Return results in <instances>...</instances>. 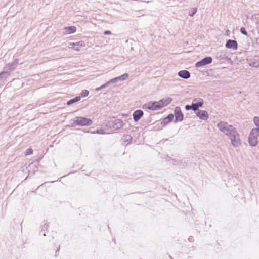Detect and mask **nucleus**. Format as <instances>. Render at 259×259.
I'll return each instance as SVG.
<instances>
[{
  "label": "nucleus",
  "instance_id": "6e6552de",
  "mask_svg": "<svg viewBox=\"0 0 259 259\" xmlns=\"http://www.w3.org/2000/svg\"><path fill=\"white\" fill-rule=\"evenodd\" d=\"M225 47L228 49H231L235 50L238 48V44L237 41L235 40L228 39L226 42Z\"/></svg>",
  "mask_w": 259,
  "mask_h": 259
},
{
  "label": "nucleus",
  "instance_id": "4468645a",
  "mask_svg": "<svg viewBox=\"0 0 259 259\" xmlns=\"http://www.w3.org/2000/svg\"><path fill=\"white\" fill-rule=\"evenodd\" d=\"M178 76L183 79H187L189 78L191 76L190 73L186 70H181L178 72Z\"/></svg>",
  "mask_w": 259,
  "mask_h": 259
},
{
  "label": "nucleus",
  "instance_id": "9d476101",
  "mask_svg": "<svg viewBox=\"0 0 259 259\" xmlns=\"http://www.w3.org/2000/svg\"><path fill=\"white\" fill-rule=\"evenodd\" d=\"M144 112L142 110H135L133 114V120L135 122L138 121L143 116Z\"/></svg>",
  "mask_w": 259,
  "mask_h": 259
},
{
  "label": "nucleus",
  "instance_id": "2f4dec72",
  "mask_svg": "<svg viewBox=\"0 0 259 259\" xmlns=\"http://www.w3.org/2000/svg\"><path fill=\"white\" fill-rule=\"evenodd\" d=\"M126 138H127L126 141L128 142V143H130L132 141V138L131 136L127 135Z\"/></svg>",
  "mask_w": 259,
  "mask_h": 259
},
{
  "label": "nucleus",
  "instance_id": "cd10ccee",
  "mask_svg": "<svg viewBox=\"0 0 259 259\" xmlns=\"http://www.w3.org/2000/svg\"><path fill=\"white\" fill-rule=\"evenodd\" d=\"M32 153V149L31 148H28L26 150L25 154L28 155Z\"/></svg>",
  "mask_w": 259,
  "mask_h": 259
},
{
  "label": "nucleus",
  "instance_id": "9b49d317",
  "mask_svg": "<svg viewBox=\"0 0 259 259\" xmlns=\"http://www.w3.org/2000/svg\"><path fill=\"white\" fill-rule=\"evenodd\" d=\"M70 47L76 51H79L81 47L85 46V43L83 41H79L76 42H70Z\"/></svg>",
  "mask_w": 259,
  "mask_h": 259
},
{
  "label": "nucleus",
  "instance_id": "c756f323",
  "mask_svg": "<svg viewBox=\"0 0 259 259\" xmlns=\"http://www.w3.org/2000/svg\"><path fill=\"white\" fill-rule=\"evenodd\" d=\"M185 108L186 110H193V107L192 105H186L185 107Z\"/></svg>",
  "mask_w": 259,
  "mask_h": 259
},
{
  "label": "nucleus",
  "instance_id": "e433bc0d",
  "mask_svg": "<svg viewBox=\"0 0 259 259\" xmlns=\"http://www.w3.org/2000/svg\"><path fill=\"white\" fill-rule=\"evenodd\" d=\"M59 251V249H57V251H56V252H57V251Z\"/></svg>",
  "mask_w": 259,
  "mask_h": 259
},
{
  "label": "nucleus",
  "instance_id": "393cba45",
  "mask_svg": "<svg viewBox=\"0 0 259 259\" xmlns=\"http://www.w3.org/2000/svg\"><path fill=\"white\" fill-rule=\"evenodd\" d=\"M89 92L87 90H83L81 93V96L82 97H85L88 96Z\"/></svg>",
  "mask_w": 259,
  "mask_h": 259
},
{
  "label": "nucleus",
  "instance_id": "c9c22d12",
  "mask_svg": "<svg viewBox=\"0 0 259 259\" xmlns=\"http://www.w3.org/2000/svg\"><path fill=\"white\" fill-rule=\"evenodd\" d=\"M42 158V157H39L38 159L35 160V161H38L39 159Z\"/></svg>",
  "mask_w": 259,
  "mask_h": 259
},
{
  "label": "nucleus",
  "instance_id": "7ed1b4c3",
  "mask_svg": "<svg viewBox=\"0 0 259 259\" xmlns=\"http://www.w3.org/2000/svg\"><path fill=\"white\" fill-rule=\"evenodd\" d=\"M124 125L123 122L119 119H115L109 122V127L114 130H118L121 128Z\"/></svg>",
  "mask_w": 259,
  "mask_h": 259
},
{
  "label": "nucleus",
  "instance_id": "20e7f679",
  "mask_svg": "<svg viewBox=\"0 0 259 259\" xmlns=\"http://www.w3.org/2000/svg\"><path fill=\"white\" fill-rule=\"evenodd\" d=\"M203 104L204 102L202 99L199 98V99H197V98H195L193 99L192 102L193 111L195 112L198 110H200L199 108L202 107Z\"/></svg>",
  "mask_w": 259,
  "mask_h": 259
},
{
  "label": "nucleus",
  "instance_id": "423d86ee",
  "mask_svg": "<svg viewBox=\"0 0 259 259\" xmlns=\"http://www.w3.org/2000/svg\"><path fill=\"white\" fill-rule=\"evenodd\" d=\"M212 59L211 57H205L195 63V66L197 68L201 67L203 66L211 63Z\"/></svg>",
  "mask_w": 259,
  "mask_h": 259
},
{
  "label": "nucleus",
  "instance_id": "1a4fd4ad",
  "mask_svg": "<svg viewBox=\"0 0 259 259\" xmlns=\"http://www.w3.org/2000/svg\"><path fill=\"white\" fill-rule=\"evenodd\" d=\"M196 115L200 119L206 120L208 119V114L206 111L200 110L195 112Z\"/></svg>",
  "mask_w": 259,
  "mask_h": 259
},
{
  "label": "nucleus",
  "instance_id": "473e14b6",
  "mask_svg": "<svg viewBox=\"0 0 259 259\" xmlns=\"http://www.w3.org/2000/svg\"><path fill=\"white\" fill-rule=\"evenodd\" d=\"M111 34V32L109 30L105 31L104 32V34L105 35H109V34Z\"/></svg>",
  "mask_w": 259,
  "mask_h": 259
},
{
  "label": "nucleus",
  "instance_id": "2eb2a0df",
  "mask_svg": "<svg viewBox=\"0 0 259 259\" xmlns=\"http://www.w3.org/2000/svg\"><path fill=\"white\" fill-rule=\"evenodd\" d=\"M172 101V98L170 97H167L166 98H163L159 101L160 103V106L161 108H162L163 107L167 106L169 104L171 101Z\"/></svg>",
  "mask_w": 259,
  "mask_h": 259
},
{
  "label": "nucleus",
  "instance_id": "72a5a7b5",
  "mask_svg": "<svg viewBox=\"0 0 259 259\" xmlns=\"http://www.w3.org/2000/svg\"><path fill=\"white\" fill-rule=\"evenodd\" d=\"M102 131H103L102 130H97L96 131V133L97 134H103V133L102 132Z\"/></svg>",
  "mask_w": 259,
  "mask_h": 259
},
{
  "label": "nucleus",
  "instance_id": "412c9836",
  "mask_svg": "<svg viewBox=\"0 0 259 259\" xmlns=\"http://www.w3.org/2000/svg\"><path fill=\"white\" fill-rule=\"evenodd\" d=\"M128 77V74L127 73H124L122 75L117 77L118 80L119 81H123L126 80Z\"/></svg>",
  "mask_w": 259,
  "mask_h": 259
},
{
  "label": "nucleus",
  "instance_id": "bb28decb",
  "mask_svg": "<svg viewBox=\"0 0 259 259\" xmlns=\"http://www.w3.org/2000/svg\"><path fill=\"white\" fill-rule=\"evenodd\" d=\"M118 81V78H117V77H114L111 79H110L109 82L110 83V84H111V83H115L116 82H117Z\"/></svg>",
  "mask_w": 259,
  "mask_h": 259
},
{
  "label": "nucleus",
  "instance_id": "f704fd0d",
  "mask_svg": "<svg viewBox=\"0 0 259 259\" xmlns=\"http://www.w3.org/2000/svg\"><path fill=\"white\" fill-rule=\"evenodd\" d=\"M103 89L102 88H101V86H100V87H98L96 89V91H100L101 90Z\"/></svg>",
  "mask_w": 259,
  "mask_h": 259
},
{
  "label": "nucleus",
  "instance_id": "5701e85b",
  "mask_svg": "<svg viewBox=\"0 0 259 259\" xmlns=\"http://www.w3.org/2000/svg\"><path fill=\"white\" fill-rule=\"evenodd\" d=\"M48 224H45L44 225H42L41 228V231H40V233H42V235L44 236H46V233L45 232V230H47V228H48Z\"/></svg>",
  "mask_w": 259,
  "mask_h": 259
},
{
  "label": "nucleus",
  "instance_id": "f3484780",
  "mask_svg": "<svg viewBox=\"0 0 259 259\" xmlns=\"http://www.w3.org/2000/svg\"><path fill=\"white\" fill-rule=\"evenodd\" d=\"M249 64L250 66L253 67H259V60L255 59H250L249 60Z\"/></svg>",
  "mask_w": 259,
  "mask_h": 259
},
{
  "label": "nucleus",
  "instance_id": "f03ea898",
  "mask_svg": "<svg viewBox=\"0 0 259 259\" xmlns=\"http://www.w3.org/2000/svg\"><path fill=\"white\" fill-rule=\"evenodd\" d=\"M72 124L78 126H89L93 123V121L89 118L86 117L76 116L71 120Z\"/></svg>",
  "mask_w": 259,
  "mask_h": 259
},
{
  "label": "nucleus",
  "instance_id": "a211bd4d",
  "mask_svg": "<svg viewBox=\"0 0 259 259\" xmlns=\"http://www.w3.org/2000/svg\"><path fill=\"white\" fill-rule=\"evenodd\" d=\"M80 99H81V97L80 96H76L75 98L71 99L69 100H68L66 104L68 106H70V105L74 104V103H76V102L80 101Z\"/></svg>",
  "mask_w": 259,
  "mask_h": 259
},
{
  "label": "nucleus",
  "instance_id": "f257e3e1",
  "mask_svg": "<svg viewBox=\"0 0 259 259\" xmlns=\"http://www.w3.org/2000/svg\"><path fill=\"white\" fill-rule=\"evenodd\" d=\"M217 126L221 132L229 138L234 147H237L240 145L239 135L232 125H228L227 122L220 121Z\"/></svg>",
  "mask_w": 259,
  "mask_h": 259
},
{
  "label": "nucleus",
  "instance_id": "f8f14e48",
  "mask_svg": "<svg viewBox=\"0 0 259 259\" xmlns=\"http://www.w3.org/2000/svg\"><path fill=\"white\" fill-rule=\"evenodd\" d=\"M258 137L251 135V134H249L248 137V142L250 146L252 147L256 146L258 144Z\"/></svg>",
  "mask_w": 259,
  "mask_h": 259
},
{
  "label": "nucleus",
  "instance_id": "c85d7f7f",
  "mask_svg": "<svg viewBox=\"0 0 259 259\" xmlns=\"http://www.w3.org/2000/svg\"><path fill=\"white\" fill-rule=\"evenodd\" d=\"M7 75H8L7 72H2L0 73V79H1L2 78H3L4 77H6L7 76Z\"/></svg>",
  "mask_w": 259,
  "mask_h": 259
},
{
  "label": "nucleus",
  "instance_id": "58836bf2",
  "mask_svg": "<svg viewBox=\"0 0 259 259\" xmlns=\"http://www.w3.org/2000/svg\"><path fill=\"white\" fill-rule=\"evenodd\" d=\"M59 251V249H57V251H56V252H57V251Z\"/></svg>",
  "mask_w": 259,
  "mask_h": 259
},
{
  "label": "nucleus",
  "instance_id": "ddd939ff",
  "mask_svg": "<svg viewBox=\"0 0 259 259\" xmlns=\"http://www.w3.org/2000/svg\"><path fill=\"white\" fill-rule=\"evenodd\" d=\"M174 115L173 114L170 113L168 114L166 117L163 118V119L161 121V124L162 126H165L170 122H171L174 119Z\"/></svg>",
  "mask_w": 259,
  "mask_h": 259
},
{
  "label": "nucleus",
  "instance_id": "b1692460",
  "mask_svg": "<svg viewBox=\"0 0 259 259\" xmlns=\"http://www.w3.org/2000/svg\"><path fill=\"white\" fill-rule=\"evenodd\" d=\"M253 122L256 127H259V118L258 117H254Z\"/></svg>",
  "mask_w": 259,
  "mask_h": 259
},
{
  "label": "nucleus",
  "instance_id": "aec40b11",
  "mask_svg": "<svg viewBox=\"0 0 259 259\" xmlns=\"http://www.w3.org/2000/svg\"><path fill=\"white\" fill-rule=\"evenodd\" d=\"M250 134L257 137H259V127H255L252 129L251 131Z\"/></svg>",
  "mask_w": 259,
  "mask_h": 259
},
{
  "label": "nucleus",
  "instance_id": "39448f33",
  "mask_svg": "<svg viewBox=\"0 0 259 259\" xmlns=\"http://www.w3.org/2000/svg\"><path fill=\"white\" fill-rule=\"evenodd\" d=\"M174 114L175 119L174 122L177 123L179 121H182L184 119V115L180 107L177 106L175 108Z\"/></svg>",
  "mask_w": 259,
  "mask_h": 259
},
{
  "label": "nucleus",
  "instance_id": "4c0bfd02",
  "mask_svg": "<svg viewBox=\"0 0 259 259\" xmlns=\"http://www.w3.org/2000/svg\"><path fill=\"white\" fill-rule=\"evenodd\" d=\"M59 251V249H57V251H56V252H57V251Z\"/></svg>",
  "mask_w": 259,
  "mask_h": 259
},
{
  "label": "nucleus",
  "instance_id": "a878e982",
  "mask_svg": "<svg viewBox=\"0 0 259 259\" xmlns=\"http://www.w3.org/2000/svg\"><path fill=\"white\" fill-rule=\"evenodd\" d=\"M240 31L242 34H243L245 36L248 35V33H247L245 27H241V28L240 29Z\"/></svg>",
  "mask_w": 259,
  "mask_h": 259
},
{
  "label": "nucleus",
  "instance_id": "0eeeda50",
  "mask_svg": "<svg viewBox=\"0 0 259 259\" xmlns=\"http://www.w3.org/2000/svg\"><path fill=\"white\" fill-rule=\"evenodd\" d=\"M144 106L150 110H157L161 109L159 101H151L145 104Z\"/></svg>",
  "mask_w": 259,
  "mask_h": 259
},
{
  "label": "nucleus",
  "instance_id": "7c9ffc66",
  "mask_svg": "<svg viewBox=\"0 0 259 259\" xmlns=\"http://www.w3.org/2000/svg\"><path fill=\"white\" fill-rule=\"evenodd\" d=\"M110 84V83L108 81H107L106 83H105V84H103L101 85V88H102V89H104V88H107L109 85Z\"/></svg>",
  "mask_w": 259,
  "mask_h": 259
},
{
  "label": "nucleus",
  "instance_id": "4be33fe9",
  "mask_svg": "<svg viewBox=\"0 0 259 259\" xmlns=\"http://www.w3.org/2000/svg\"><path fill=\"white\" fill-rule=\"evenodd\" d=\"M197 11V9L196 8H192L189 12V16L190 17H193L194 15L196 13Z\"/></svg>",
  "mask_w": 259,
  "mask_h": 259
},
{
  "label": "nucleus",
  "instance_id": "6ab92c4d",
  "mask_svg": "<svg viewBox=\"0 0 259 259\" xmlns=\"http://www.w3.org/2000/svg\"><path fill=\"white\" fill-rule=\"evenodd\" d=\"M217 58L220 60H227L228 59V57L223 53H217Z\"/></svg>",
  "mask_w": 259,
  "mask_h": 259
},
{
  "label": "nucleus",
  "instance_id": "dca6fc26",
  "mask_svg": "<svg viewBox=\"0 0 259 259\" xmlns=\"http://www.w3.org/2000/svg\"><path fill=\"white\" fill-rule=\"evenodd\" d=\"M64 32L66 34H72L75 33L76 30V28L74 26H70L68 27H65L64 28Z\"/></svg>",
  "mask_w": 259,
  "mask_h": 259
}]
</instances>
